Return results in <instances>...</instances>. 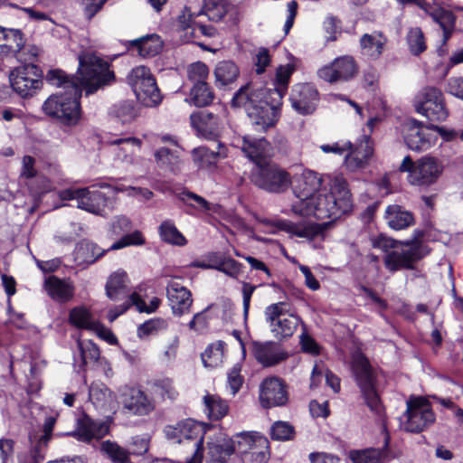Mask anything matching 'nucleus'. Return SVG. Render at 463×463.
<instances>
[{"label": "nucleus", "mask_w": 463, "mask_h": 463, "mask_svg": "<svg viewBox=\"0 0 463 463\" xmlns=\"http://www.w3.org/2000/svg\"><path fill=\"white\" fill-rule=\"evenodd\" d=\"M329 193L309 199L296 197L290 212L298 216H315L317 219L337 218L353 208L352 194L343 175L326 178Z\"/></svg>", "instance_id": "obj_1"}, {"label": "nucleus", "mask_w": 463, "mask_h": 463, "mask_svg": "<svg viewBox=\"0 0 463 463\" xmlns=\"http://www.w3.org/2000/svg\"><path fill=\"white\" fill-rule=\"evenodd\" d=\"M46 80L52 86L62 88L63 90L46 99L42 105L43 112L64 126H76L80 119V87L73 78H69L61 70L49 71Z\"/></svg>", "instance_id": "obj_2"}, {"label": "nucleus", "mask_w": 463, "mask_h": 463, "mask_svg": "<svg viewBox=\"0 0 463 463\" xmlns=\"http://www.w3.org/2000/svg\"><path fill=\"white\" fill-rule=\"evenodd\" d=\"M234 107L245 109L251 124L257 131H266L278 122L280 107L261 90H252L250 85L241 87L232 99Z\"/></svg>", "instance_id": "obj_3"}, {"label": "nucleus", "mask_w": 463, "mask_h": 463, "mask_svg": "<svg viewBox=\"0 0 463 463\" xmlns=\"http://www.w3.org/2000/svg\"><path fill=\"white\" fill-rule=\"evenodd\" d=\"M351 369L365 404L382 421L383 431L387 432L384 410L376 391L375 376L368 359L361 352H354L352 354Z\"/></svg>", "instance_id": "obj_4"}, {"label": "nucleus", "mask_w": 463, "mask_h": 463, "mask_svg": "<svg viewBox=\"0 0 463 463\" xmlns=\"http://www.w3.org/2000/svg\"><path fill=\"white\" fill-rule=\"evenodd\" d=\"M77 73L79 78L73 80L80 87V91L85 90L87 95L110 84L115 79L109 63L91 52H84L79 56Z\"/></svg>", "instance_id": "obj_5"}, {"label": "nucleus", "mask_w": 463, "mask_h": 463, "mask_svg": "<svg viewBox=\"0 0 463 463\" xmlns=\"http://www.w3.org/2000/svg\"><path fill=\"white\" fill-rule=\"evenodd\" d=\"M442 161L437 157L424 156L413 162L405 156L399 167L401 172H407L408 182L414 186L428 187L435 184L443 173Z\"/></svg>", "instance_id": "obj_6"}, {"label": "nucleus", "mask_w": 463, "mask_h": 463, "mask_svg": "<svg viewBox=\"0 0 463 463\" xmlns=\"http://www.w3.org/2000/svg\"><path fill=\"white\" fill-rule=\"evenodd\" d=\"M264 317L270 333L278 340L291 337L299 325L305 327L301 318L292 313L288 304L284 301L267 306L264 309Z\"/></svg>", "instance_id": "obj_7"}, {"label": "nucleus", "mask_w": 463, "mask_h": 463, "mask_svg": "<svg viewBox=\"0 0 463 463\" xmlns=\"http://www.w3.org/2000/svg\"><path fill=\"white\" fill-rule=\"evenodd\" d=\"M203 430L204 427L202 423L187 419L175 425L166 426L164 432L170 440L191 445L193 456L187 458L186 463H201L203 458Z\"/></svg>", "instance_id": "obj_8"}, {"label": "nucleus", "mask_w": 463, "mask_h": 463, "mask_svg": "<svg viewBox=\"0 0 463 463\" xmlns=\"http://www.w3.org/2000/svg\"><path fill=\"white\" fill-rule=\"evenodd\" d=\"M259 222L270 228V232L283 231L291 236L307 240L313 248H319L326 237V225L310 222H293L288 220L258 219Z\"/></svg>", "instance_id": "obj_9"}, {"label": "nucleus", "mask_w": 463, "mask_h": 463, "mask_svg": "<svg viewBox=\"0 0 463 463\" xmlns=\"http://www.w3.org/2000/svg\"><path fill=\"white\" fill-rule=\"evenodd\" d=\"M38 51L37 47H31L29 58H24L20 53L18 59L24 60L28 63L15 68L9 75L13 90L23 98L33 96L42 86L38 68L31 63L33 59L37 56Z\"/></svg>", "instance_id": "obj_10"}, {"label": "nucleus", "mask_w": 463, "mask_h": 463, "mask_svg": "<svg viewBox=\"0 0 463 463\" xmlns=\"http://www.w3.org/2000/svg\"><path fill=\"white\" fill-rule=\"evenodd\" d=\"M430 253L427 245L420 241H400L398 245L384 257V264L390 271L411 269L415 262Z\"/></svg>", "instance_id": "obj_11"}, {"label": "nucleus", "mask_w": 463, "mask_h": 463, "mask_svg": "<svg viewBox=\"0 0 463 463\" xmlns=\"http://www.w3.org/2000/svg\"><path fill=\"white\" fill-rule=\"evenodd\" d=\"M128 82L137 99L145 106L153 107L161 102L162 97L150 71L145 66H137L128 75Z\"/></svg>", "instance_id": "obj_12"}, {"label": "nucleus", "mask_w": 463, "mask_h": 463, "mask_svg": "<svg viewBox=\"0 0 463 463\" xmlns=\"http://www.w3.org/2000/svg\"><path fill=\"white\" fill-rule=\"evenodd\" d=\"M417 113L430 121H443L449 116L442 91L435 87L422 88L414 98Z\"/></svg>", "instance_id": "obj_13"}, {"label": "nucleus", "mask_w": 463, "mask_h": 463, "mask_svg": "<svg viewBox=\"0 0 463 463\" xmlns=\"http://www.w3.org/2000/svg\"><path fill=\"white\" fill-rule=\"evenodd\" d=\"M435 420L428 401L421 397L410 398L407 410L401 419L402 427L409 432H420Z\"/></svg>", "instance_id": "obj_14"}, {"label": "nucleus", "mask_w": 463, "mask_h": 463, "mask_svg": "<svg viewBox=\"0 0 463 463\" xmlns=\"http://www.w3.org/2000/svg\"><path fill=\"white\" fill-rule=\"evenodd\" d=\"M357 73V62L351 55L336 57L331 62L321 66L317 71L320 80L330 84L349 81Z\"/></svg>", "instance_id": "obj_15"}, {"label": "nucleus", "mask_w": 463, "mask_h": 463, "mask_svg": "<svg viewBox=\"0 0 463 463\" xmlns=\"http://www.w3.org/2000/svg\"><path fill=\"white\" fill-rule=\"evenodd\" d=\"M145 241L140 232L136 231L132 233L124 235L119 241L114 242L108 250H117L131 245H142ZM107 250L100 249L96 243L91 241H82L76 250V259L87 264H92L102 257Z\"/></svg>", "instance_id": "obj_16"}, {"label": "nucleus", "mask_w": 463, "mask_h": 463, "mask_svg": "<svg viewBox=\"0 0 463 463\" xmlns=\"http://www.w3.org/2000/svg\"><path fill=\"white\" fill-rule=\"evenodd\" d=\"M251 181L258 187L271 193L284 192L290 185L288 174L269 163L255 167Z\"/></svg>", "instance_id": "obj_17"}, {"label": "nucleus", "mask_w": 463, "mask_h": 463, "mask_svg": "<svg viewBox=\"0 0 463 463\" xmlns=\"http://www.w3.org/2000/svg\"><path fill=\"white\" fill-rule=\"evenodd\" d=\"M402 131L405 144L413 151H426L438 140V136L431 130L430 125L424 127L416 119L406 120L402 124Z\"/></svg>", "instance_id": "obj_18"}, {"label": "nucleus", "mask_w": 463, "mask_h": 463, "mask_svg": "<svg viewBox=\"0 0 463 463\" xmlns=\"http://www.w3.org/2000/svg\"><path fill=\"white\" fill-rule=\"evenodd\" d=\"M118 395L125 410L137 416H146L155 408L154 401L139 387L122 385L118 389Z\"/></svg>", "instance_id": "obj_19"}, {"label": "nucleus", "mask_w": 463, "mask_h": 463, "mask_svg": "<svg viewBox=\"0 0 463 463\" xmlns=\"http://www.w3.org/2000/svg\"><path fill=\"white\" fill-rule=\"evenodd\" d=\"M338 174L320 175L312 170H305L297 180L294 187L296 197L309 199L317 197L321 194H328L329 186L326 178L330 175H337Z\"/></svg>", "instance_id": "obj_20"}, {"label": "nucleus", "mask_w": 463, "mask_h": 463, "mask_svg": "<svg viewBox=\"0 0 463 463\" xmlns=\"http://www.w3.org/2000/svg\"><path fill=\"white\" fill-rule=\"evenodd\" d=\"M289 100L297 113L303 116L310 115L317 107L319 94L314 85L300 83L292 88Z\"/></svg>", "instance_id": "obj_21"}, {"label": "nucleus", "mask_w": 463, "mask_h": 463, "mask_svg": "<svg viewBox=\"0 0 463 463\" xmlns=\"http://www.w3.org/2000/svg\"><path fill=\"white\" fill-rule=\"evenodd\" d=\"M207 460L209 463H227L234 453L235 447L232 439L219 429H213L208 437Z\"/></svg>", "instance_id": "obj_22"}, {"label": "nucleus", "mask_w": 463, "mask_h": 463, "mask_svg": "<svg viewBox=\"0 0 463 463\" xmlns=\"http://www.w3.org/2000/svg\"><path fill=\"white\" fill-rule=\"evenodd\" d=\"M260 402L262 407L282 406L288 402L284 382L278 377H269L260 385Z\"/></svg>", "instance_id": "obj_23"}, {"label": "nucleus", "mask_w": 463, "mask_h": 463, "mask_svg": "<svg viewBox=\"0 0 463 463\" xmlns=\"http://www.w3.org/2000/svg\"><path fill=\"white\" fill-rule=\"evenodd\" d=\"M109 431V426L107 422L94 420L87 415H83L77 421L76 430L68 433L75 437L78 440L90 443L92 439H99L106 436Z\"/></svg>", "instance_id": "obj_24"}, {"label": "nucleus", "mask_w": 463, "mask_h": 463, "mask_svg": "<svg viewBox=\"0 0 463 463\" xmlns=\"http://www.w3.org/2000/svg\"><path fill=\"white\" fill-rule=\"evenodd\" d=\"M238 146L244 155L255 163V167L269 164L267 158L270 156L271 146L265 138L245 136L239 140Z\"/></svg>", "instance_id": "obj_25"}, {"label": "nucleus", "mask_w": 463, "mask_h": 463, "mask_svg": "<svg viewBox=\"0 0 463 463\" xmlns=\"http://www.w3.org/2000/svg\"><path fill=\"white\" fill-rule=\"evenodd\" d=\"M252 354L255 359L265 367L276 365L288 357L281 346L273 341L254 342Z\"/></svg>", "instance_id": "obj_26"}, {"label": "nucleus", "mask_w": 463, "mask_h": 463, "mask_svg": "<svg viewBox=\"0 0 463 463\" xmlns=\"http://www.w3.org/2000/svg\"><path fill=\"white\" fill-rule=\"evenodd\" d=\"M167 298L175 316L181 317L190 312L193 304L192 294L179 282L172 281L168 284Z\"/></svg>", "instance_id": "obj_27"}, {"label": "nucleus", "mask_w": 463, "mask_h": 463, "mask_svg": "<svg viewBox=\"0 0 463 463\" xmlns=\"http://www.w3.org/2000/svg\"><path fill=\"white\" fill-rule=\"evenodd\" d=\"M191 121L198 134L205 139L215 140L222 129V120L216 115L208 111L192 115Z\"/></svg>", "instance_id": "obj_28"}, {"label": "nucleus", "mask_w": 463, "mask_h": 463, "mask_svg": "<svg viewBox=\"0 0 463 463\" xmlns=\"http://www.w3.org/2000/svg\"><path fill=\"white\" fill-rule=\"evenodd\" d=\"M228 156V149L222 144L218 142L216 149L208 146H198L192 151V158L194 165L201 169H209L214 166L221 159Z\"/></svg>", "instance_id": "obj_29"}, {"label": "nucleus", "mask_w": 463, "mask_h": 463, "mask_svg": "<svg viewBox=\"0 0 463 463\" xmlns=\"http://www.w3.org/2000/svg\"><path fill=\"white\" fill-rule=\"evenodd\" d=\"M89 399L96 409L101 411H114L118 406L114 392L100 382L91 383Z\"/></svg>", "instance_id": "obj_30"}, {"label": "nucleus", "mask_w": 463, "mask_h": 463, "mask_svg": "<svg viewBox=\"0 0 463 463\" xmlns=\"http://www.w3.org/2000/svg\"><path fill=\"white\" fill-rule=\"evenodd\" d=\"M295 71V65L287 63L280 65L276 70L273 89H260L265 91L269 98H272L277 104H282L284 95L288 90L289 80Z\"/></svg>", "instance_id": "obj_31"}, {"label": "nucleus", "mask_w": 463, "mask_h": 463, "mask_svg": "<svg viewBox=\"0 0 463 463\" xmlns=\"http://www.w3.org/2000/svg\"><path fill=\"white\" fill-rule=\"evenodd\" d=\"M44 289L48 296L58 302H68L73 298L74 286L69 279L49 276L44 280Z\"/></svg>", "instance_id": "obj_32"}, {"label": "nucleus", "mask_w": 463, "mask_h": 463, "mask_svg": "<svg viewBox=\"0 0 463 463\" xmlns=\"http://www.w3.org/2000/svg\"><path fill=\"white\" fill-rule=\"evenodd\" d=\"M24 43L25 40L20 30L0 26V57L16 55Z\"/></svg>", "instance_id": "obj_33"}, {"label": "nucleus", "mask_w": 463, "mask_h": 463, "mask_svg": "<svg viewBox=\"0 0 463 463\" xmlns=\"http://www.w3.org/2000/svg\"><path fill=\"white\" fill-rule=\"evenodd\" d=\"M201 15V13L193 12L191 7L184 6L181 14L177 16L175 30L183 42H191L196 37L195 17Z\"/></svg>", "instance_id": "obj_34"}, {"label": "nucleus", "mask_w": 463, "mask_h": 463, "mask_svg": "<svg viewBox=\"0 0 463 463\" xmlns=\"http://www.w3.org/2000/svg\"><path fill=\"white\" fill-rule=\"evenodd\" d=\"M107 203L105 195L97 190L80 189L78 207L94 214H100Z\"/></svg>", "instance_id": "obj_35"}, {"label": "nucleus", "mask_w": 463, "mask_h": 463, "mask_svg": "<svg viewBox=\"0 0 463 463\" xmlns=\"http://www.w3.org/2000/svg\"><path fill=\"white\" fill-rule=\"evenodd\" d=\"M384 219L389 227L395 231L406 229L414 223L412 213L397 204L386 208Z\"/></svg>", "instance_id": "obj_36"}, {"label": "nucleus", "mask_w": 463, "mask_h": 463, "mask_svg": "<svg viewBox=\"0 0 463 463\" xmlns=\"http://www.w3.org/2000/svg\"><path fill=\"white\" fill-rule=\"evenodd\" d=\"M112 151L115 154V156L118 160L133 164L134 163V155L136 153V147H141V140L135 137L128 138H117L111 141Z\"/></svg>", "instance_id": "obj_37"}, {"label": "nucleus", "mask_w": 463, "mask_h": 463, "mask_svg": "<svg viewBox=\"0 0 463 463\" xmlns=\"http://www.w3.org/2000/svg\"><path fill=\"white\" fill-rule=\"evenodd\" d=\"M387 43L386 37L378 32L364 33L360 39V46L363 53L371 59H378Z\"/></svg>", "instance_id": "obj_38"}, {"label": "nucleus", "mask_w": 463, "mask_h": 463, "mask_svg": "<svg viewBox=\"0 0 463 463\" xmlns=\"http://www.w3.org/2000/svg\"><path fill=\"white\" fill-rule=\"evenodd\" d=\"M128 284V277L126 271L118 269L109 275L106 282L105 289L107 297L111 300H118L124 293Z\"/></svg>", "instance_id": "obj_39"}, {"label": "nucleus", "mask_w": 463, "mask_h": 463, "mask_svg": "<svg viewBox=\"0 0 463 463\" xmlns=\"http://www.w3.org/2000/svg\"><path fill=\"white\" fill-rule=\"evenodd\" d=\"M158 233L164 242L173 246L184 247L188 242L171 220H165L159 225Z\"/></svg>", "instance_id": "obj_40"}, {"label": "nucleus", "mask_w": 463, "mask_h": 463, "mask_svg": "<svg viewBox=\"0 0 463 463\" xmlns=\"http://www.w3.org/2000/svg\"><path fill=\"white\" fill-rule=\"evenodd\" d=\"M133 43L137 48L138 54L143 57L155 56L158 54L163 49V42L156 34H152L136 40Z\"/></svg>", "instance_id": "obj_41"}, {"label": "nucleus", "mask_w": 463, "mask_h": 463, "mask_svg": "<svg viewBox=\"0 0 463 463\" xmlns=\"http://www.w3.org/2000/svg\"><path fill=\"white\" fill-rule=\"evenodd\" d=\"M100 452L111 460L112 463L129 462L130 451L119 446L117 442L104 440L100 443Z\"/></svg>", "instance_id": "obj_42"}, {"label": "nucleus", "mask_w": 463, "mask_h": 463, "mask_svg": "<svg viewBox=\"0 0 463 463\" xmlns=\"http://www.w3.org/2000/svg\"><path fill=\"white\" fill-rule=\"evenodd\" d=\"M217 84L226 86L232 83L239 76V68L231 61L218 62L214 70Z\"/></svg>", "instance_id": "obj_43"}, {"label": "nucleus", "mask_w": 463, "mask_h": 463, "mask_svg": "<svg viewBox=\"0 0 463 463\" xmlns=\"http://www.w3.org/2000/svg\"><path fill=\"white\" fill-rule=\"evenodd\" d=\"M203 403L205 411L211 420H220L228 413L227 402L217 395L206 394L203 397Z\"/></svg>", "instance_id": "obj_44"}, {"label": "nucleus", "mask_w": 463, "mask_h": 463, "mask_svg": "<svg viewBox=\"0 0 463 463\" xmlns=\"http://www.w3.org/2000/svg\"><path fill=\"white\" fill-rule=\"evenodd\" d=\"M269 456V440L263 436L257 437L252 449L246 454L242 461L244 463H266Z\"/></svg>", "instance_id": "obj_45"}, {"label": "nucleus", "mask_w": 463, "mask_h": 463, "mask_svg": "<svg viewBox=\"0 0 463 463\" xmlns=\"http://www.w3.org/2000/svg\"><path fill=\"white\" fill-rule=\"evenodd\" d=\"M224 353V343L217 341L211 344L202 354V361L205 367L214 368L222 364Z\"/></svg>", "instance_id": "obj_46"}, {"label": "nucleus", "mask_w": 463, "mask_h": 463, "mask_svg": "<svg viewBox=\"0 0 463 463\" xmlns=\"http://www.w3.org/2000/svg\"><path fill=\"white\" fill-rule=\"evenodd\" d=\"M229 6L226 0H207L203 9L199 13H201V15L205 14L211 21L219 22L228 13Z\"/></svg>", "instance_id": "obj_47"}, {"label": "nucleus", "mask_w": 463, "mask_h": 463, "mask_svg": "<svg viewBox=\"0 0 463 463\" xmlns=\"http://www.w3.org/2000/svg\"><path fill=\"white\" fill-rule=\"evenodd\" d=\"M431 17L443 30L444 41L446 42L455 27L456 17L452 12L443 8H438L431 12Z\"/></svg>", "instance_id": "obj_48"}, {"label": "nucleus", "mask_w": 463, "mask_h": 463, "mask_svg": "<svg viewBox=\"0 0 463 463\" xmlns=\"http://www.w3.org/2000/svg\"><path fill=\"white\" fill-rule=\"evenodd\" d=\"M168 328V323L161 317H155L141 324L137 330L139 338H146L149 335H156Z\"/></svg>", "instance_id": "obj_49"}, {"label": "nucleus", "mask_w": 463, "mask_h": 463, "mask_svg": "<svg viewBox=\"0 0 463 463\" xmlns=\"http://www.w3.org/2000/svg\"><path fill=\"white\" fill-rule=\"evenodd\" d=\"M406 42L412 55H420L427 48L424 33L420 27H412L408 31Z\"/></svg>", "instance_id": "obj_50"}, {"label": "nucleus", "mask_w": 463, "mask_h": 463, "mask_svg": "<svg viewBox=\"0 0 463 463\" xmlns=\"http://www.w3.org/2000/svg\"><path fill=\"white\" fill-rule=\"evenodd\" d=\"M213 98V92L207 83L194 84L191 90V99L196 107L209 105Z\"/></svg>", "instance_id": "obj_51"}, {"label": "nucleus", "mask_w": 463, "mask_h": 463, "mask_svg": "<svg viewBox=\"0 0 463 463\" xmlns=\"http://www.w3.org/2000/svg\"><path fill=\"white\" fill-rule=\"evenodd\" d=\"M257 437H261V435L258 433H248L241 432L235 436V439H232V442L235 447V450L241 456V460L246 457L251 449L253 445L256 442Z\"/></svg>", "instance_id": "obj_52"}, {"label": "nucleus", "mask_w": 463, "mask_h": 463, "mask_svg": "<svg viewBox=\"0 0 463 463\" xmlns=\"http://www.w3.org/2000/svg\"><path fill=\"white\" fill-rule=\"evenodd\" d=\"M70 322L78 328L90 330L96 320L92 318L88 309L79 307L71 311Z\"/></svg>", "instance_id": "obj_53"}, {"label": "nucleus", "mask_w": 463, "mask_h": 463, "mask_svg": "<svg viewBox=\"0 0 463 463\" xmlns=\"http://www.w3.org/2000/svg\"><path fill=\"white\" fill-rule=\"evenodd\" d=\"M187 78L194 84L207 83L206 80L209 76V69L203 61H195L190 63L186 67Z\"/></svg>", "instance_id": "obj_54"}, {"label": "nucleus", "mask_w": 463, "mask_h": 463, "mask_svg": "<svg viewBox=\"0 0 463 463\" xmlns=\"http://www.w3.org/2000/svg\"><path fill=\"white\" fill-rule=\"evenodd\" d=\"M153 388L155 393L160 395L163 399L175 400L178 396V392L170 378L156 379L153 383Z\"/></svg>", "instance_id": "obj_55"}, {"label": "nucleus", "mask_w": 463, "mask_h": 463, "mask_svg": "<svg viewBox=\"0 0 463 463\" xmlns=\"http://www.w3.org/2000/svg\"><path fill=\"white\" fill-rule=\"evenodd\" d=\"M155 159L159 166L174 170L179 162V155L176 150L163 147L155 152Z\"/></svg>", "instance_id": "obj_56"}, {"label": "nucleus", "mask_w": 463, "mask_h": 463, "mask_svg": "<svg viewBox=\"0 0 463 463\" xmlns=\"http://www.w3.org/2000/svg\"><path fill=\"white\" fill-rule=\"evenodd\" d=\"M353 463H380L381 453L377 449L353 450L349 454Z\"/></svg>", "instance_id": "obj_57"}, {"label": "nucleus", "mask_w": 463, "mask_h": 463, "mask_svg": "<svg viewBox=\"0 0 463 463\" xmlns=\"http://www.w3.org/2000/svg\"><path fill=\"white\" fill-rule=\"evenodd\" d=\"M78 347L80 349L82 363L84 364L98 361L99 357V350L96 344L91 341L79 340Z\"/></svg>", "instance_id": "obj_58"}, {"label": "nucleus", "mask_w": 463, "mask_h": 463, "mask_svg": "<svg viewBox=\"0 0 463 463\" xmlns=\"http://www.w3.org/2000/svg\"><path fill=\"white\" fill-rule=\"evenodd\" d=\"M346 153L345 164L348 170L354 172L358 169L364 168L367 165L368 160L362 156L360 149L354 148L353 145L352 149Z\"/></svg>", "instance_id": "obj_59"}, {"label": "nucleus", "mask_w": 463, "mask_h": 463, "mask_svg": "<svg viewBox=\"0 0 463 463\" xmlns=\"http://www.w3.org/2000/svg\"><path fill=\"white\" fill-rule=\"evenodd\" d=\"M179 199L189 206H192L200 211L210 210V203L202 196L189 192L183 191L179 194Z\"/></svg>", "instance_id": "obj_60"}, {"label": "nucleus", "mask_w": 463, "mask_h": 463, "mask_svg": "<svg viewBox=\"0 0 463 463\" xmlns=\"http://www.w3.org/2000/svg\"><path fill=\"white\" fill-rule=\"evenodd\" d=\"M270 435L276 440H288L294 435V428L286 421H277L271 426Z\"/></svg>", "instance_id": "obj_61"}, {"label": "nucleus", "mask_w": 463, "mask_h": 463, "mask_svg": "<svg viewBox=\"0 0 463 463\" xmlns=\"http://www.w3.org/2000/svg\"><path fill=\"white\" fill-rule=\"evenodd\" d=\"M129 299L130 304L134 305L139 312H144L147 314L155 312L160 305V299L156 297L151 298L149 304L146 305V302L141 298V297L137 293L131 294Z\"/></svg>", "instance_id": "obj_62"}, {"label": "nucleus", "mask_w": 463, "mask_h": 463, "mask_svg": "<svg viewBox=\"0 0 463 463\" xmlns=\"http://www.w3.org/2000/svg\"><path fill=\"white\" fill-rule=\"evenodd\" d=\"M132 229L131 222L125 216H119L113 220L110 224L109 233L111 237L119 236L128 232Z\"/></svg>", "instance_id": "obj_63"}, {"label": "nucleus", "mask_w": 463, "mask_h": 463, "mask_svg": "<svg viewBox=\"0 0 463 463\" xmlns=\"http://www.w3.org/2000/svg\"><path fill=\"white\" fill-rule=\"evenodd\" d=\"M243 378L241 375V368L237 365L228 373L227 388L230 393L234 396L241 389Z\"/></svg>", "instance_id": "obj_64"}]
</instances>
